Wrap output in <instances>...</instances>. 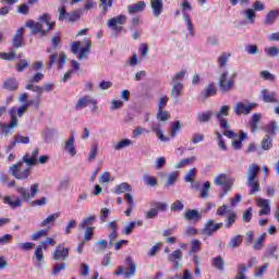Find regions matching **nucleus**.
Masks as SVG:
<instances>
[{"label":"nucleus","instance_id":"f257e3e1","mask_svg":"<svg viewBox=\"0 0 279 279\" xmlns=\"http://www.w3.org/2000/svg\"><path fill=\"white\" fill-rule=\"evenodd\" d=\"M54 26L56 22H51V15H49V13L41 15L38 22L29 20L25 24V27H28L32 34H39V36H47Z\"/></svg>","mask_w":279,"mask_h":279},{"label":"nucleus","instance_id":"f03ea898","mask_svg":"<svg viewBox=\"0 0 279 279\" xmlns=\"http://www.w3.org/2000/svg\"><path fill=\"white\" fill-rule=\"evenodd\" d=\"M184 75H186V70H182L178 72L171 80L172 89L170 92L171 99H178L184 95L182 90H184V84L182 81L184 80Z\"/></svg>","mask_w":279,"mask_h":279},{"label":"nucleus","instance_id":"7ed1b4c3","mask_svg":"<svg viewBox=\"0 0 279 279\" xmlns=\"http://www.w3.org/2000/svg\"><path fill=\"white\" fill-rule=\"evenodd\" d=\"M234 82H236V72L231 74L228 78V71H225L218 80L219 90L222 93H230L234 88Z\"/></svg>","mask_w":279,"mask_h":279},{"label":"nucleus","instance_id":"20e7f679","mask_svg":"<svg viewBox=\"0 0 279 279\" xmlns=\"http://www.w3.org/2000/svg\"><path fill=\"white\" fill-rule=\"evenodd\" d=\"M214 184L217 186H222V192L220 193V197L223 198L230 191H232V186H234V180L228 179V174L221 173L215 178Z\"/></svg>","mask_w":279,"mask_h":279},{"label":"nucleus","instance_id":"39448f33","mask_svg":"<svg viewBox=\"0 0 279 279\" xmlns=\"http://www.w3.org/2000/svg\"><path fill=\"white\" fill-rule=\"evenodd\" d=\"M23 162L24 161H19L17 163L9 167L10 175H12V178H15V180H27V178H29L32 173L29 168H25L23 170Z\"/></svg>","mask_w":279,"mask_h":279},{"label":"nucleus","instance_id":"423d86ee","mask_svg":"<svg viewBox=\"0 0 279 279\" xmlns=\"http://www.w3.org/2000/svg\"><path fill=\"white\" fill-rule=\"evenodd\" d=\"M86 46L85 48L82 47V41H72L71 43V49H72V53L77 54L78 53V60H84L87 58L88 53H90V40L86 39L85 40Z\"/></svg>","mask_w":279,"mask_h":279},{"label":"nucleus","instance_id":"0eeeda50","mask_svg":"<svg viewBox=\"0 0 279 279\" xmlns=\"http://www.w3.org/2000/svg\"><path fill=\"white\" fill-rule=\"evenodd\" d=\"M128 23V17L123 14L114 16L108 21V27L113 31L116 36H119L123 32V25Z\"/></svg>","mask_w":279,"mask_h":279},{"label":"nucleus","instance_id":"6e6552de","mask_svg":"<svg viewBox=\"0 0 279 279\" xmlns=\"http://www.w3.org/2000/svg\"><path fill=\"white\" fill-rule=\"evenodd\" d=\"M125 263L128 264V268L125 270V267L120 266L118 267V269L116 270V275L117 276H121L122 274H124V278H132L134 276H136V263H134V259H132V257L128 256L125 258Z\"/></svg>","mask_w":279,"mask_h":279},{"label":"nucleus","instance_id":"1a4fd4ad","mask_svg":"<svg viewBox=\"0 0 279 279\" xmlns=\"http://www.w3.org/2000/svg\"><path fill=\"white\" fill-rule=\"evenodd\" d=\"M223 117H230V106L228 105L220 107L219 111L216 113V119L220 125V130H230V123H228V119Z\"/></svg>","mask_w":279,"mask_h":279},{"label":"nucleus","instance_id":"9d476101","mask_svg":"<svg viewBox=\"0 0 279 279\" xmlns=\"http://www.w3.org/2000/svg\"><path fill=\"white\" fill-rule=\"evenodd\" d=\"M38 189H39L38 183H34L31 185V193H29V190H27V187H23V186H17L16 191L21 194V197L25 202H29L32 197H36V195H38Z\"/></svg>","mask_w":279,"mask_h":279},{"label":"nucleus","instance_id":"9b49d317","mask_svg":"<svg viewBox=\"0 0 279 279\" xmlns=\"http://www.w3.org/2000/svg\"><path fill=\"white\" fill-rule=\"evenodd\" d=\"M220 228H223V222L215 223V220L209 219L205 222L203 234H207V236H213L217 230H220Z\"/></svg>","mask_w":279,"mask_h":279},{"label":"nucleus","instance_id":"f8f14e48","mask_svg":"<svg viewBox=\"0 0 279 279\" xmlns=\"http://www.w3.org/2000/svg\"><path fill=\"white\" fill-rule=\"evenodd\" d=\"M66 53L65 52H61V56L58 54V52H54L52 54H50V61L48 62V69H51V66H53V64H56V62H58L59 64V69H63L64 65L66 64Z\"/></svg>","mask_w":279,"mask_h":279},{"label":"nucleus","instance_id":"ddd939ff","mask_svg":"<svg viewBox=\"0 0 279 279\" xmlns=\"http://www.w3.org/2000/svg\"><path fill=\"white\" fill-rule=\"evenodd\" d=\"M150 130L155 132L157 138L161 141V143H169L171 138L165 136V133L162 132V123L161 122H153L150 123Z\"/></svg>","mask_w":279,"mask_h":279},{"label":"nucleus","instance_id":"4468645a","mask_svg":"<svg viewBox=\"0 0 279 279\" xmlns=\"http://www.w3.org/2000/svg\"><path fill=\"white\" fill-rule=\"evenodd\" d=\"M254 108H256V104L245 105L243 102H238L234 107V112L236 117H241V114H250Z\"/></svg>","mask_w":279,"mask_h":279},{"label":"nucleus","instance_id":"2eb2a0df","mask_svg":"<svg viewBox=\"0 0 279 279\" xmlns=\"http://www.w3.org/2000/svg\"><path fill=\"white\" fill-rule=\"evenodd\" d=\"M217 95V85L215 82L209 83L203 90H201V98L206 100L209 97H215Z\"/></svg>","mask_w":279,"mask_h":279},{"label":"nucleus","instance_id":"dca6fc26","mask_svg":"<svg viewBox=\"0 0 279 279\" xmlns=\"http://www.w3.org/2000/svg\"><path fill=\"white\" fill-rule=\"evenodd\" d=\"M38 154H40V149L35 148L34 151L31 154V157H29V154H26L22 158V162L27 165V167H35V165H38V160L36 159Z\"/></svg>","mask_w":279,"mask_h":279},{"label":"nucleus","instance_id":"f3484780","mask_svg":"<svg viewBox=\"0 0 279 279\" xmlns=\"http://www.w3.org/2000/svg\"><path fill=\"white\" fill-rule=\"evenodd\" d=\"M256 204H257L258 208H262L259 210L260 217H263V215H269L271 213V206H269V199L257 198Z\"/></svg>","mask_w":279,"mask_h":279},{"label":"nucleus","instance_id":"a211bd4d","mask_svg":"<svg viewBox=\"0 0 279 279\" xmlns=\"http://www.w3.org/2000/svg\"><path fill=\"white\" fill-rule=\"evenodd\" d=\"M97 101L93 99L90 96H84L78 99V101L75 105L76 110H82L83 108H86L87 106H96Z\"/></svg>","mask_w":279,"mask_h":279},{"label":"nucleus","instance_id":"6ab92c4d","mask_svg":"<svg viewBox=\"0 0 279 279\" xmlns=\"http://www.w3.org/2000/svg\"><path fill=\"white\" fill-rule=\"evenodd\" d=\"M52 258L54 260H66V258H69V248L58 245L53 252Z\"/></svg>","mask_w":279,"mask_h":279},{"label":"nucleus","instance_id":"aec40b11","mask_svg":"<svg viewBox=\"0 0 279 279\" xmlns=\"http://www.w3.org/2000/svg\"><path fill=\"white\" fill-rule=\"evenodd\" d=\"M185 221H194L197 223L202 219V214L197 209H187L183 214Z\"/></svg>","mask_w":279,"mask_h":279},{"label":"nucleus","instance_id":"412c9836","mask_svg":"<svg viewBox=\"0 0 279 279\" xmlns=\"http://www.w3.org/2000/svg\"><path fill=\"white\" fill-rule=\"evenodd\" d=\"M10 114H11L10 122L8 124H4L5 134H10V132H12V130H15L16 126L19 125V118L16 117V111L11 110Z\"/></svg>","mask_w":279,"mask_h":279},{"label":"nucleus","instance_id":"4be33fe9","mask_svg":"<svg viewBox=\"0 0 279 279\" xmlns=\"http://www.w3.org/2000/svg\"><path fill=\"white\" fill-rule=\"evenodd\" d=\"M150 8L153 10V16H155V19H158V16L162 14V10H165L162 0H150Z\"/></svg>","mask_w":279,"mask_h":279},{"label":"nucleus","instance_id":"5701e85b","mask_svg":"<svg viewBox=\"0 0 279 279\" xmlns=\"http://www.w3.org/2000/svg\"><path fill=\"white\" fill-rule=\"evenodd\" d=\"M262 101H264V104H278V98H276V92L262 89Z\"/></svg>","mask_w":279,"mask_h":279},{"label":"nucleus","instance_id":"b1692460","mask_svg":"<svg viewBox=\"0 0 279 279\" xmlns=\"http://www.w3.org/2000/svg\"><path fill=\"white\" fill-rule=\"evenodd\" d=\"M259 172H260V166L251 163L246 172L247 181L252 182L256 180V175H258Z\"/></svg>","mask_w":279,"mask_h":279},{"label":"nucleus","instance_id":"393cba45","mask_svg":"<svg viewBox=\"0 0 279 279\" xmlns=\"http://www.w3.org/2000/svg\"><path fill=\"white\" fill-rule=\"evenodd\" d=\"M64 149H66L68 154H70V156H75V154H77V150L75 149V136H74V132H72V135L70 136V138L65 142L64 144Z\"/></svg>","mask_w":279,"mask_h":279},{"label":"nucleus","instance_id":"a878e982","mask_svg":"<svg viewBox=\"0 0 279 279\" xmlns=\"http://www.w3.org/2000/svg\"><path fill=\"white\" fill-rule=\"evenodd\" d=\"M25 34V28H19L15 32V35L13 37V47H15V49H19L21 47H23V36Z\"/></svg>","mask_w":279,"mask_h":279},{"label":"nucleus","instance_id":"bb28decb","mask_svg":"<svg viewBox=\"0 0 279 279\" xmlns=\"http://www.w3.org/2000/svg\"><path fill=\"white\" fill-rule=\"evenodd\" d=\"M145 1H138L137 3L128 7L129 14H138V12L145 11Z\"/></svg>","mask_w":279,"mask_h":279},{"label":"nucleus","instance_id":"cd10ccee","mask_svg":"<svg viewBox=\"0 0 279 279\" xmlns=\"http://www.w3.org/2000/svg\"><path fill=\"white\" fill-rule=\"evenodd\" d=\"M278 16H279V9L269 11L264 20V25H274Z\"/></svg>","mask_w":279,"mask_h":279},{"label":"nucleus","instance_id":"c85d7f7f","mask_svg":"<svg viewBox=\"0 0 279 279\" xmlns=\"http://www.w3.org/2000/svg\"><path fill=\"white\" fill-rule=\"evenodd\" d=\"M3 203L8 204L10 208H19V206H23V199H21V197H16L15 201H13L12 196H4Z\"/></svg>","mask_w":279,"mask_h":279},{"label":"nucleus","instance_id":"c756f323","mask_svg":"<svg viewBox=\"0 0 279 279\" xmlns=\"http://www.w3.org/2000/svg\"><path fill=\"white\" fill-rule=\"evenodd\" d=\"M211 267H215V269H218V271H223V269H226V262L223 260V257H214L211 259Z\"/></svg>","mask_w":279,"mask_h":279},{"label":"nucleus","instance_id":"7c9ffc66","mask_svg":"<svg viewBox=\"0 0 279 279\" xmlns=\"http://www.w3.org/2000/svg\"><path fill=\"white\" fill-rule=\"evenodd\" d=\"M264 132H266L268 136H276V133L278 132V122L274 120L266 124Z\"/></svg>","mask_w":279,"mask_h":279},{"label":"nucleus","instance_id":"2f4dec72","mask_svg":"<svg viewBox=\"0 0 279 279\" xmlns=\"http://www.w3.org/2000/svg\"><path fill=\"white\" fill-rule=\"evenodd\" d=\"M243 244V235L238 234L231 238V240L228 243V246L232 250H236V247H240Z\"/></svg>","mask_w":279,"mask_h":279},{"label":"nucleus","instance_id":"473e14b6","mask_svg":"<svg viewBox=\"0 0 279 279\" xmlns=\"http://www.w3.org/2000/svg\"><path fill=\"white\" fill-rule=\"evenodd\" d=\"M230 58H232V53L222 52L218 57L219 69H226V66H228V61L230 60Z\"/></svg>","mask_w":279,"mask_h":279},{"label":"nucleus","instance_id":"72a5a7b5","mask_svg":"<svg viewBox=\"0 0 279 279\" xmlns=\"http://www.w3.org/2000/svg\"><path fill=\"white\" fill-rule=\"evenodd\" d=\"M170 130H171L170 137L175 138L178 136V132L182 130V123L179 120L171 122Z\"/></svg>","mask_w":279,"mask_h":279},{"label":"nucleus","instance_id":"f704fd0d","mask_svg":"<svg viewBox=\"0 0 279 279\" xmlns=\"http://www.w3.org/2000/svg\"><path fill=\"white\" fill-rule=\"evenodd\" d=\"M116 193L118 195H121L123 193H132V185H130L128 182H123L116 186Z\"/></svg>","mask_w":279,"mask_h":279},{"label":"nucleus","instance_id":"c9c22d12","mask_svg":"<svg viewBox=\"0 0 279 279\" xmlns=\"http://www.w3.org/2000/svg\"><path fill=\"white\" fill-rule=\"evenodd\" d=\"M262 149H264V151H269V149H271L274 147V138H271L270 135H266L263 140H262Z\"/></svg>","mask_w":279,"mask_h":279},{"label":"nucleus","instance_id":"e433bc0d","mask_svg":"<svg viewBox=\"0 0 279 279\" xmlns=\"http://www.w3.org/2000/svg\"><path fill=\"white\" fill-rule=\"evenodd\" d=\"M168 260L170 263H175L178 265V260H182V250L178 248L168 255Z\"/></svg>","mask_w":279,"mask_h":279},{"label":"nucleus","instance_id":"4c0bfd02","mask_svg":"<svg viewBox=\"0 0 279 279\" xmlns=\"http://www.w3.org/2000/svg\"><path fill=\"white\" fill-rule=\"evenodd\" d=\"M60 217V214L54 213L48 216L44 221L40 222V228H47L51 223H56V220Z\"/></svg>","mask_w":279,"mask_h":279},{"label":"nucleus","instance_id":"58836bf2","mask_svg":"<svg viewBox=\"0 0 279 279\" xmlns=\"http://www.w3.org/2000/svg\"><path fill=\"white\" fill-rule=\"evenodd\" d=\"M213 119V111H205L197 113V121L199 123H208Z\"/></svg>","mask_w":279,"mask_h":279},{"label":"nucleus","instance_id":"ea45409f","mask_svg":"<svg viewBox=\"0 0 279 279\" xmlns=\"http://www.w3.org/2000/svg\"><path fill=\"white\" fill-rule=\"evenodd\" d=\"M276 252H278V246L275 244L269 245L265 252V256H267V258H275V260H278V255H276Z\"/></svg>","mask_w":279,"mask_h":279},{"label":"nucleus","instance_id":"a19ab883","mask_svg":"<svg viewBox=\"0 0 279 279\" xmlns=\"http://www.w3.org/2000/svg\"><path fill=\"white\" fill-rule=\"evenodd\" d=\"M150 206L157 210V214L166 213L167 208H169V205L163 202H153Z\"/></svg>","mask_w":279,"mask_h":279},{"label":"nucleus","instance_id":"79ce46f5","mask_svg":"<svg viewBox=\"0 0 279 279\" xmlns=\"http://www.w3.org/2000/svg\"><path fill=\"white\" fill-rule=\"evenodd\" d=\"M247 186L251 189L250 195H256L260 191V183L256 180L247 181Z\"/></svg>","mask_w":279,"mask_h":279},{"label":"nucleus","instance_id":"37998d69","mask_svg":"<svg viewBox=\"0 0 279 279\" xmlns=\"http://www.w3.org/2000/svg\"><path fill=\"white\" fill-rule=\"evenodd\" d=\"M247 272V265L246 264H240L238 265V275L234 279H247L245 274Z\"/></svg>","mask_w":279,"mask_h":279},{"label":"nucleus","instance_id":"c03bdc74","mask_svg":"<svg viewBox=\"0 0 279 279\" xmlns=\"http://www.w3.org/2000/svg\"><path fill=\"white\" fill-rule=\"evenodd\" d=\"M3 86L7 90H16V88H19V83L16 82V78H8L4 81Z\"/></svg>","mask_w":279,"mask_h":279},{"label":"nucleus","instance_id":"a18cd8bd","mask_svg":"<svg viewBox=\"0 0 279 279\" xmlns=\"http://www.w3.org/2000/svg\"><path fill=\"white\" fill-rule=\"evenodd\" d=\"M197 252H202V242L197 239H194L191 241L190 254H197Z\"/></svg>","mask_w":279,"mask_h":279},{"label":"nucleus","instance_id":"49530a36","mask_svg":"<svg viewBox=\"0 0 279 279\" xmlns=\"http://www.w3.org/2000/svg\"><path fill=\"white\" fill-rule=\"evenodd\" d=\"M232 210H230V205L223 204L222 206L218 207L216 215L218 217H226V215H230Z\"/></svg>","mask_w":279,"mask_h":279},{"label":"nucleus","instance_id":"de8ad7c7","mask_svg":"<svg viewBox=\"0 0 279 279\" xmlns=\"http://www.w3.org/2000/svg\"><path fill=\"white\" fill-rule=\"evenodd\" d=\"M265 236H267V233H263L254 243L253 250H255V252L263 250V247L265 246Z\"/></svg>","mask_w":279,"mask_h":279},{"label":"nucleus","instance_id":"09e8293b","mask_svg":"<svg viewBox=\"0 0 279 279\" xmlns=\"http://www.w3.org/2000/svg\"><path fill=\"white\" fill-rule=\"evenodd\" d=\"M97 216H88L83 219V221L78 225L81 230L86 229V226H92L94 221H96Z\"/></svg>","mask_w":279,"mask_h":279},{"label":"nucleus","instance_id":"8fccbe9b","mask_svg":"<svg viewBox=\"0 0 279 279\" xmlns=\"http://www.w3.org/2000/svg\"><path fill=\"white\" fill-rule=\"evenodd\" d=\"M195 157H189L185 159H182L180 162L175 163V169H182V167H187V165H193L195 162Z\"/></svg>","mask_w":279,"mask_h":279},{"label":"nucleus","instance_id":"3c124183","mask_svg":"<svg viewBox=\"0 0 279 279\" xmlns=\"http://www.w3.org/2000/svg\"><path fill=\"white\" fill-rule=\"evenodd\" d=\"M48 230L47 229H41L39 231L34 232L31 235L32 241H40V239L47 236Z\"/></svg>","mask_w":279,"mask_h":279},{"label":"nucleus","instance_id":"603ef678","mask_svg":"<svg viewBox=\"0 0 279 279\" xmlns=\"http://www.w3.org/2000/svg\"><path fill=\"white\" fill-rule=\"evenodd\" d=\"M170 210L172 213H182L184 210V203L182 201H175L171 204Z\"/></svg>","mask_w":279,"mask_h":279},{"label":"nucleus","instance_id":"864d4df0","mask_svg":"<svg viewBox=\"0 0 279 279\" xmlns=\"http://www.w3.org/2000/svg\"><path fill=\"white\" fill-rule=\"evenodd\" d=\"M269 269V263L264 264L263 266L255 267V278H263L265 276V271Z\"/></svg>","mask_w":279,"mask_h":279},{"label":"nucleus","instance_id":"5fc2aeb1","mask_svg":"<svg viewBox=\"0 0 279 279\" xmlns=\"http://www.w3.org/2000/svg\"><path fill=\"white\" fill-rule=\"evenodd\" d=\"M130 145H132V140L124 138L114 144V149H125V147H130Z\"/></svg>","mask_w":279,"mask_h":279},{"label":"nucleus","instance_id":"6e6d98bb","mask_svg":"<svg viewBox=\"0 0 279 279\" xmlns=\"http://www.w3.org/2000/svg\"><path fill=\"white\" fill-rule=\"evenodd\" d=\"M157 119L158 121L165 122V121H169V119H171V116L169 114V111L163 109H158Z\"/></svg>","mask_w":279,"mask_h":279},{"label":"nucleus","instance_id":"4d7b16f0","mask_svg":"<svg viewBox=\"0 0 279 279\" xmlns=\"http://www.w3.org/2000/svg\"><path fill=\"white\" fill-rule=\"evenodd\" d=\"M94 233H95V228L88 227L83 234V242L88 243V241H92Z\"/></svg>","mask_w":279,"mask_h":279},{"label":"nucleus","instance_id":"13d9d810","mask_svg":"<svg viewBox=\"0 0 279 279\" xmlns=\"http://www.w3.org/2000/svg\"><path fill=\"white\" fill-rule=\"evenodd\" d=\"M236 222V213L230 211L227 216V222H226V228H230L231 226H234Z\"/></svg>","mask_w":279,"mask_h":279},{"label":"nucleus","instance_id":"bf43d9fd","mask_svg":"<svg viewBox=\"0 0 279 279\" xmlns=\"http://www.w3.org/2000/svg\"><path fill=\"white\" fill-rule=\"evenodd\" d=\"M208 193H210V182H205L203 187L201 189L199 197L202 199H206L208 197Z\"/></svg>","mask_w":279,"mask_h":279},{"label":"nucleus","instance_id":"052dcab7","mask_svg":"<svg viewBox=\"0 0 279 279\" xmlns=\"http://www.w3.org/2000/svg\"><path fill=\"white\" fill-rule=\"evenodd\" d=\"M19 54L16 53V51H11V52H0V58L1 60H9V61H12V60H16V57Z\"/></svg>","mask_w":279,"mask_h":279},{"label":"nucleus","instance_id":"680f3d73","mask_svg":"<svg viewBox=\"0 0 279 279\" xmlns=\"http://www.w3.org/2000/svg\"><path fill=\"white\" fill-rule=\"evenodd\" d=\"M179 175H180V173H178V171L171 172L168 175L167 185L168 186H173L175 184V182H178Z\"/></svg>","mask_w":279,"mask_h":279},{"label":"nucleus","instance_id":"e2e57ef3","mask_svg":"<svg viewBox=\"0 0 279 279\" xmlns=\"http://www.w3.org/2000/svg\"><path fill=\"white\" fill-rule=\"evenodd\" d=\"M149 134V130H146L143 126H137L135 128V130L133 131V138H141V136H143V134Z\"/></svg>","mask_w":279,"mask_h":279},{"label":"nucleus","instance_id":"0e129e2a","mask_svg":"<svg viewBox=\"0 0 279 279\" xmlns=\"http://www.w3.org/2000/svg\"><path fill=\"white\" fill-rule=\"evenodd\" d=\"M252 207H248L242 215V221H244V223H250V221H252Z\"/></svg>","mask_w":279,"mask_h":279},{"label":"nucleus","instance_id":"69168bd1","mask_svg":"<svg viewBox=\"0 0 279 279\" xmlns=\"http://www.w3.org/2000/svg\"><path fill=\"white\" fill-rule=\"evenodd\" d=\"M195 175H197V169L192 168L189 170V172L185 174L184 180L186 182L193 183V178H195Z\"/></svg>","mask_w":279,"mask_h":279},{"label":"nucleus","instance_id":"338daca9","mask_svg":"<svg viewBox=\"0 0 279 279\" xmlns=\"http://www.w3.org/2000/svg\"><path fill=\"white\" fill-rule=\"evenodd\" d=\"M35 256L37 258L38 265H43V260H45V255H43V246H38L35 250Z\"/></svg>","mask_w":279,"mask_h":279},{"label":"nucleus","instance_id":"774afa93","mask_svg":"<svg viewBox=\"0 0 279 279\" xmlns=\"http://www.w3.org/2000/svg\"><path fill=\"white\" fill-rule=\"evenodd\" d=\"M80 11L68 13L65 21H69L70 23H75V21H80Z\"/></svg>","mask_w":279,"mask_h":279}]
</instances>
